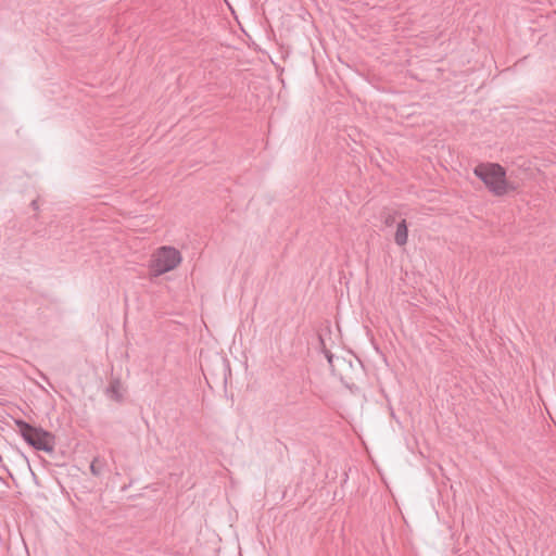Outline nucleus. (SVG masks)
Masks as SVG:
<instances>
[{"label":"nucleus","instance_id":"f257e3e1","mask_svg":"<svg viewBox=\"0 0 556 556\" xmlns=\"http://www.w3.org/2000/svg\"><path fill=\"white\" fill-rule=\"evenodd\" d=\"M473 174L496 197H502L518 188L516 184L506 178L505 168L497 163H480L475 167Z\"/></svg>","mask_w":556,"mask_h":556},{"label":"nucleus","instance_id":"f03ea898","mask_svg":"<svg viewBox=\"0 0 556 556\" xmlns=\"http://www.w3.org/2000/svg\"><path fill=\"white\" fill-rule=\"evenodd\" d=\"M181 261V253L176 248L164 245L152 253L149 268L152 276L159 277L177 268Z\"/></svg>","mask_w":556,"mask_h":556},{"label":"nucleus","instance_id":"7ed1b4c3","mask_svg":"<svg viewBox=\"0 0 556 556\" xmlns=\"http://www.w3.org/2000/svg\"><path fill=\"white\" fill-rule=\"evenodd\" d=\"M16 426L23 437V439L38 451H45L48 453L54 450V437L50 432L35 428L23 420H16Z\"/></svg>","mask_w":556,"mask_h":556},{"label":"nucleus","instance_id":"20e7f679","mask_svg":"<svg viewBox=\"0 0 556 556\" xmlns=\"http://www.w3.org/2000/svg\"><path fill=\"white\" fill-rule=\"evenodd\" d=\"M408 240V227L405 219H402L396 225V231L394 233V241L399 247H404Z\"/></svg>","mask_w":556,"mask_h":556},{"label":"nucleus","instance_id":"39448f33","mask_svg":"<svg viewBox=\"0 0 556 556\" xmlns=\"http://www.w3.org/2000/svg\"><path fill=\"white\" fill-rule=\"evenodd\" d=\"M121 381L115 379V380H112L111 383H110V387L108 389V393L110 394V396L116 401H121L123 395L121 393Z\"/></svg>","mask_w":556,"mask_h":556},{"label":"nucleus","instance_id":"423d86ee","mask_svg":"<svg viewBox=\"0 0 556 556\" xmlns=\"http://www.w3.org/2000/svg\"><path fill=\"white\" fill-rule=\"evenodd\" d=\"M103 464L100 463L99 458H94L90 465L92 475L99 476L102 471Z\"/></svg>","mask_w":556,"mask_h":556},{"label":"nucleus","instance_id":"0eeeda50","mask_svg":"<svg viewBox=\"0 0 556 556\" xmlns=\"http://www.w3.org/2000/svg\"><path fill=\"white\" fill-rule=\"evenodd\" d=\"M384 225L387 227H391L394 223H395V215L394 214H389L384 217V220H383Z\"/></svg>","mask_w":556,"mask_h":556},{"label":"nucleus","instance_id":"6e6552de","mask_svg":"<svg viewBox=\"0 0 556 556\" xmlns=\"http://www.w3.org/2000/svg\"><path fill=\"white\" fill-rule=\"evenodd\" d=\"M30 206H31L34 210H36V211H37V210L39 208L38 200H34V201H31Z\"/></svg>","mask_w":556,"mask_h":556},{"label":"nucleus","instance_id":"1a4fd4ad","mask_svg":"<svg viewBox=\"0 0 556 556\" xmlns=\"http://www.w3.org/2000/svg\"><path fill=\"white\" fill-rule=\"evenodd\" d=\"M341 380L345 383L346 387H349L350 389L354 386L353 382H350L348 380H345L343 377H341Z\"/></svg>","mask_w":556,"mask_h":556}]
</instances>
